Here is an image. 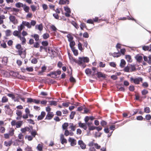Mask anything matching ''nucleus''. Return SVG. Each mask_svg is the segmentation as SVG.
Here are the masks:
<instances>
[{
    "label": "nucleus",
    "mask_w": 151,
    "mask_h": 151,
    "mask_svg": "<svg viewBox=\"0 0 151 151\" xmlns=\"http://www.w3.org/2000/svg\"><path fill=\"white\" fill-rule=\"evenodd\" d=\"M121 55L120 53L118 52H114L112 54V56L114 57H118Z\"/></svg>",
    "instance_id": "obj_31"
},
{
    "label": "nucleus",
    "mask_w": 151,
    "mask_h": 151,
    "mask_svg": "<svg viewBox=\"0 0 151 151\" xmlns=\"http://www.w3.org/2000/svg\"><path fill=\"white\" fill-rule=\"evenodd\" d=\"M25 138L27 139L29 141H31L33 139V137L30 135H26Z\"/></svg>",
    "instance_id": "obj_45"
},
{
    "label": "nucleus",
    "mask_w": 151,
    "mask_h": 151,
    "mask_svg": "<svg viewBox=\"0 0 151 151\" xmlns=\"http://www.w3.org/2000/svg\"><path fill=\"white\" fill-rule=\"evenodd\" d=\"M5 18V17L4 15H2L0 16V24H1L3 23L4 22L3 19Z\"/></svg>",
    "instance_id": "obj_32"
},
{
    "label": "nucleus",
    "mask_w": 151,
    "mask_h": 151,
    "mask_svg": "<svg viewBox=\"0 0 151 151\" xmlns=\"http://www.w3.org/2000/svg\"><path fill=\"white\" fill-rule=\"evenodd\" d=\"M72 50L75 55L77 56L78 55V53L77 50L75 49L74 48H72Z\"/></svg>",
    "instance_id": "obj_44"
},
{
    "label": "nucleus",
    "mask_w": 151,
    "mask_h": 151,
    "mask_svg": "<svg viewBox=\"0 0 151 151\" xmlns=\"http://www.w3.org/2000/svg\"><path fill=\"white\" fill-rule=\"evenodd\" d=\"M16 47V48L17 49H18L19 52V50H22V49H25L24 48H22L21 47V45L20 44H18V45H17Z\"/></svg>",
    "instance_id": "obj_39"
},
{
    "label": "nucleus",
    "mask_w": 151,
    "mask_h": 151,
    "mask_svg": "<svg viewBox=\"0 0 151 151\" xmlns=\"http://www.w3.org/2000/svg\"><path fill=\"white\" fill-rule=\"evenodd\" d=\"M54 115L52 113H48L46 116V118L48 119H51L53 116Z\"/></svg>",
    "instance_id": "obj_18"
},
{
    "label": "nucleus",
    "mask_w": 151,
    "mask_h": 151,
    "mask_svg": "<svg viewBox=\"0 0 151 151\" xmlns=\"http://www.w3.org/2000/svg\"><path fill=\"white\" fill-rule=\"evenodd\" d=\"M22 23L24 26H26L28 28H31V25L29 22L26 21H23Z\"/></svg>",
    "instance_id": "obj_14"
},
{
    "label": "nucleus",
    "mask_w": 151,
    "mask_h": 151,
    "mask_svg": "<svg viewBox=\"0 0 151 151\" xmlns=\"http://www.w3.org/2000/svg\"><path fill=\"white\" fill-rule=\"evenodd\" d=\"M130 80L131 82H133L135 84H138L140 82H142L143 79L139 77L135 78L131 77L130 78Z\"/></svg>",
    "instance_id": "obj_4"
},
{
    "label": "nucleus",
    "mask_w": 151,
    "mask_h": 151,
    "mask_svg": "<svg viewBox=\"0 0 151 151\" xmlns=\"http://www.w3.org/2000/svg\"><path fill=\"white\" fill-rule=\"evenodd\" d=\"M68 141L71 146H74L76 144V140L73 138L69 137L68 139Z\"/></svg>",
    "instance_id": "obj_5"
},
{
    "label": "nucleus",
    "mask_w": 151,
    "mask_h": 151,
    "mask_svg": "<svg viewBox=\"0 0 151 151\" xmlns=\"http://www.w3.org/2000/svg\"><path fill=\"white\" fill-rule=\"evenodd\" d=\"M5 34L7 36H9L12 34V32L10 30L8 29L5 31Z\"/></svg>",
    "instance_id": "obj_34"
},
{
    "label": "nucleus",
    "mask_w": 151,
    "mask_h": 151,
    "mask_svg": "<svg viewBox=\"0 0 151 151\" xmlns=\"http://www.w3.org/2000/svg\"><path fill=\"white\" fill-rule=\"evenodd\" d=\"M14 129L12 128L10 129L9 132L8 134L10 136H13L14 135Z\"/></svg>",
    "instance_id": "obj_35"
},
{
    "label": "nucleus",
    "mask_w": 151,
    "mask_h": 151,
    "mask_svg": "<svg viewBox=\"0 0 151 151\" xmlns=\"http://www.w3.org/2000/svg\"><path fill=\"white\" fill-rule=\"evenodd\" d=\"M7 96H9V97H11L12 98V99H13V100H14V101H17L18 100V99H15V96H14L12 94H10V93H9V94H7Z\"/></svg>",
    "instance_id": "obj_40"
},
{
    "label": "nucleus",
    "mask_w": 151,
    "mask_h": 151,
    "mask_svg": "<svg viewBox=\"0 0 151 151\" xmlns=\"http://www.w3.org/2000/svg\"><path fill=\"white\" fill-rule=\"evenodd\" d=\"M45 115V113L44 111H42L41 113V115L38 116L37 119L39 120H42Z\"/></svg>",
    "instance_id": "obj_15"
},
{
    "label": "nucleus",
    "mask_w": 151,
    "mask_h": 151,
    "mask_svg": "<svg viewBox=\"0 0 151 151\" xmlns=\"http://www.w3.org/2000/svg\"><path fill=\"white\" fill-rule=\"evenodd\" d=\"M76 128V125H74L73 123H70L69 124V128L72 131H74L75 130Z\"/></svg>",
    "instance_id": "obj_13"
},
{
    "label": "nucleus",
    "mask_w": 151,
    "mask_h": 151,
    "mask_svg": "<svg viewBox=\"0 0 151 151\" xmlns=\"http://www.w3.org/2000/svg\"><path fill=\"white\" fill-rule=\"evenodd\" d=\"M148 93V91L145 89L143 90L142 91V93L143 95H145L147 94Z\"/></svg>",
    "instance_id": "obj_64"
},
{
    "label": "nucleus",
    "mask_w": 151,
    "mask_h": 151,
    "mask_svg": "<svg viewBox=\"0 0 151 151\" xmlns=\"http://www.w3.org/2000/svg\"><path fill=\"white\" fill-rule=\"evenodd\" d=\"M49 37V35L48 33L44 34L43 35V38L45 39H46Z\"/></svg>",
    "instance_id": "obj_50"
},
{
    "label": "nucleus",
    "mask_w": 151,
    "mask_h": 151,
    "mask_svg": "<svg viewBox=\"0 0 151 151\" xmlns=\"http://www.w3.org/2000/svg\"><path fill=\"white\" fill-rule=\"evenodd\" d=\"M30 133L32 136L33 137H35L37 134V132L35 130H32L30 132Z\"/></svg>",
    "instance_id": "obj_42"
},
{
    "label": "nucleus",
    "mask_w": 151,
    "mask_h": 151,
    "mask_svg": "<svg viewBox=\"0 0 151 151\" xmlns=\"http://www.w3.org/2000/svg\"><path fill=\"white\" fill-rule=\"evenodd\" d=\"M80 27L81 29L83 30L84 28L86 27V26L84 23H81L80 25Z\"/></svg>",
    "instance_id": "obj_51"
},
{
    "label": "nucleus",
    "mask_w": 151,
    "mask_h": 151,
    "mask_svg": "<svg viewBox=\"0 0 151 151\" xmlns=\"http://www.w3.org/2000/svg\"><path fill=\"white\" fill-rule=\"evenodd\" d=\"M22 124V122L19 121L17 122L16 124V127L17 128H19L21 127Z\"/></svg>",
    "instance_id": "obj_36"
},
{
    "label": "nucleus",
    "mask_w": 151,
    "mask_h": 151,
    "mask_svg": "<svg viewBox=\"0 0 151 151\" xmlns=\"http://www.w3.org/2000/svg\"><path fill=\"white\" fill-rule=\"evenodd\" d=\"M79 126L80 127H81L83 128L84 129L86 130L87 129L86 125L84 123H79L78 124Z\"/></svg>",
    "instance_id": "obj_21"
},
{
    "label": "nucleus",
    "mask_w": 151,
    "mask_h": 151,
    "mask_svg": "<svg viewBox=\"0 0 151 151\" xmlns=\"http://www.w3.org/2000/svg\"><path fill=\"white\" fill-rule=\"evenodd\" d=\"M64 9L65 11L66 12L65 13V16L67 17H69L71 13L70 9L66 6L64 7Z\"/></svg>",
    "instance_id": "obj_8"
},
{
    "label": "nucleus",
    "mask_w": 151,
    "mask_h": 151,
    "mask_svg": "<svg viewBox=\"0 0 151 151\" xmlns=\"http://www.w3.org/2000/svg\"><path fill=\"white\" fill-rule=\"evenodd\" d=\"M117 88L119 91H124V87H120L118 85L117 86Z\"/></svg>",
    "instance_id": "obj_46"
},
{
    "label": "nucleus",
    "mask_w": 151,
    "mask_h": 151,
    "mask_svg": "<svg viewBox=\"0 0 151 151\" xmlns=\"http://www.w3.org/2000/svg\"><path fill=\"white\" fill-rule=\"evenodd\" d=\"M33 37L36 41H37L39 39V36L37 34L34 35Z\"/></svg>",
    "instance_id": "obj_61"
},
{
    "label": "nucleus",
    "mask_w": 151,
    "mask_h": 151,
    "mask_svg": "<svg viewBox=\"0 0 151 151\" xmlns=\"http://www.w3.org/2000/svg\"><path fill=\"white\" fill-rule=\"evenodd\" d=\"M144 112L147 113H149L150 112V110L149 107H146L144 109Z\"/></svg>",
    "instance_id": "obj_47"
},
{
    "label": "nucleus",
    "mask_w": 151,
    "mask_h": 151,
    "mask_svg": "<svg viewBox=\"0 0 151 151\" xmlns=\"http://www.w3.org/2000/svg\"><path fill=\"white\" fill-rule=\"evenodd\" d=\"M142 49L145 51L148 50L149 51H151V45L149 46H144L142 47Z\"/></svg>",
    "instance_id": "obj_16"
},
{
    "label": "nucleus",
    "mask_w": 151,
    "mask_h": 151,
    "mask_svg": "<svg viewBox=\"0 0 151 151\" xmlns=\"http://www.w3.org/2000/svg\"><path fill=\"white\" fill-rule=\"evenodd\" d=\"M4 137L6 139H8L9 138L10 136L8 133L5 134H4Z\"/></svg>",
    "instance_id": "obj_60"
},
{
    "label": "nucleus",
    "mask_w": 151,
    "mask_h": 151,
    "mask_svg": "<svg viewBox=\"0 0 151 151\" xmlns=\"http://www.w3.org/2000/svg\"><path fill=\"white\" fill-rule=\"evenodd\" d=\"M8 61V58L7 57H4L3 58L2 60V62L3 63L6 65Z\"/></svg>",
    "instance_id": "obj_25"
},
{
    "label": "nucleus",
    "mask_w": 151,
    "mask_h": 151,
    "mask_svg": "<svg viewBox=\"0 0 151 151\" xmlns=\"http://www.w3.org/2000/svg\"><path fill=\"white\" fill-rule=\"evenodd\" d=\"M23 8L25 12L27 13L29 12V6L25 5H24Z\"/></svg>",
    "instance_id": "obj_24"
},
{
    "label": "nucleus",
    "mask_w": 151,
    "mask_h": 151,
    "mask_svg": "<svg viewBox=\"0 0 151 151\" xmlns=\"http://www.w3.org/2000/svg\"><path fill=\"white\" fill-rule=\"evenodd\" d=\"M75 114V112L74 111H73L71 112L70 115V119H72L73 118Z\"/></svg>",
    "instance_id": "obj_57"
},
{
    "label": "nucleus",
    "mask_w": 151,
    "mask_h": 151,
    "mask_svg": "<svg viewBox=\"0 0 151 151\" xmlns=\"http://www.w3.org/2000/svg\"><path fill=\"white\" fill-rule=\"evenodd\" d=\"M126 58L128 62H131L132 61L131 57L130 55H126Z\"/></svg>",
    "instance_id": "obj_30"
},
{
    "label": "nucleus",
    "mask_w": 151,
    "mask_h": 151,
    "mask_svg": "<svg viewBox=\"0 0 151 151\" xmlns=\"http://www.w3.org/2000/svg\"><path fill=\"white\" fill-rule=\"evenodd\" d=\"M145 117L146 119L149 120L151 119V116L150 114H147L146 115Z\"/></svg>",
    "instance_id": "obj_58"
},
{
    "label": "nucleus",
    "mask_w": 151,
    "mask_h": 151,
    "mask_svg": "<svg viewBox=\"0 0 151 151\" xmlns=\"http://www.w3.org/2000/svg\"><path fill=\"white\" fill-rule=\"evenodd\" d=\"M70 42V46L71 49L73 48V47L75 45V43L74 41H69Z\"/></svg>",
    "instance_id": "obj_43"
},
{
    "label": "nucleus",
    "mask_w": 151,
    "mask_h": 151,
    "mask_svg": "<svg viewBox=\"0 0 151 151\" xmlns=\"http://www.w3.org/2000/svg\"><path fill=\"white\" fill-rule=\"evenodd\" d=\"M59 4H69V0H60Z\"/></svg>",
    "instance_id": "obj_19"
},
{
    "label": "nucleus",
    "mask_w": 151,
    "mask_h": 151,
    "mask_svg": "<svg viewBox=\"0 0 151 151\" xmlns=\"http://www.w3.org/2000/svg\"><path fill=\"white\" fill-rule=\"evenodd\" d=\"M19 54L21 57L23 58L25 57V49H22V50H19Z\"/></svg>",
    "instance_id": "obj_12"
},
{
    "label": "nucleus",
    "mask_w": 151,
    "mask_h": 151,
    "mask_svg": "<svg viewBox=\"0 0 151 151\" xmlns=\"http://www.w3.org/2000/svg\"><path fill=\"white\" fill-rule=\"evenodd\" d=\"M135 58L136 59V60H137V61H138L139 62H141L142 59V56H141L139 55H137L135 57Z\"/></svg>",
    "instance_id": "obj_23"
},
{
    "label": "nucleus",
    "mask_w": 151,
    "mask_h": 151,
    "mask_svg": "<svg viewBox=\"0 0 151 151\" xmlns=\"http://www.w3.org/2000/svg\"><path fill=\"white\" fill-rule=\"evenodd\" d=\"M5 129L3 127H0V132L2 133H3L5 131Z\"/></svg>",
    "instance_id": "obj_62"
},
{
    "label": "nucleus",
    "mask_w": 151,
    "mask_h": 151,
    "mask_svg": "<svg viewBox=\"0 0 151 151\" xmlns=\"http://www.w3.org/2000/svg\"><path fill=\"white\" fill-rule=\"evenodd\" d=\"M78 49L80 50L81 51L83 50V48L82 46V44L80 42L78 43Z\"/></svg>",
    "instance_id": "obj_49"
},
{
    "label": "nucleus",
    "mask_w": 151,
    "mask_h": 151,
    "mask_svg": "<svg viewBox=\"0 0 151 151\" xmlns=\"http://www.w3.org/2000/svg\"><path fill=\"white\" fill-rule=\"evenodd\" d=\"M43 147V145L42 144H39L37 147V149L38 150L41 151L42 150V148Z\"/></svg>",
    "instance_id": "obj_38"
},
{
    "label": "nucleus",
    "mask_w": 151,
    "mask_h": 151,
    "mask_svg": "<svg viewBox=\"0 0 151 151\" xmlns=\"http://www.w3.org/2000/svg\"><path fill=\"white\" fill-rule=\"evenodd\" d=\"M19 38L20 40L22 41V43L23 44L25 43L26 42V39L25 37H22L21 35L19 36Z\"/></svg>",
    "instance_id": "obj_28"
},
{
    "label": "nucleus",
    "mask_w": 151,
    "mask_h": 151,
    "mask_svg": "<svg viewBox=\"0 0 151 151\" xmlns=\"http://www.w3.org/2000/svg\"><path fill=\"white\" fill-rule=\"evenodd\" d=\"M78 144L82 149H85L86 148V145L82 140H79Z\"/></svg>",
    "instance_id": "obj_11"
},
{
    "label": "nucleus",
    "mask_w": 151,
    "mask_h": 151,
    "mask_svg": "<svg viewBox=\"0 0 151 151\" xmlns=\"http://www.w3.org/2000/svg\"><path fill=\"white\" fill-rule=\"evenodd\" d=\"M126 64L125 61L124 59H122L121 60V63L120 66L121 67H124Z\"/></svg>",
    "instance_id": "obj_29"
},
{
    "label": "nucleus",
    "mask_w": 151,
    "mask_h": 151,
    "mask_svg": "<svg viewBox=\"0 0 151 151\" xmlns=\"http://www.w3.org/2000/svg\"><path fill=\"white\" fill-rule=\"evenodd\" d=\"M30 129L27 127H25L24 128H22L21 129V131L23 133H25L26 131H29Z\"/></svg>",
    "instance_id": "obj_26"
},
{
    "label": "nucleus",
    "mask_w": 151,
    "mask_h": 151,
    "mask_svg": "<svg viewBox=\"0 0 151 151\" xmlns=\"http://www.w3.org/2000/svg\"><path fill=\"white\" fill-rule=\"evenodd\" d=\"M70 104V103L68 102H66L63 103L62 104V106H63L65 107H68Z\"/></svg>",
    "instance_id": "obj_52"
},
{
    "label": "nucleus",
    "mask_w": 151,
    "mask_h": 151,
    "mask_svg": "<svg viewBox=\"0 0 151 151\" xmlns=\"http://www.w3.org/2000/svg\"><path fill=\"white\" fill-rule=\"evenodd\" d=\"M60 140L61 141V143L62 144L67 143V140L65 138L63 134H61L60 135Z\"/></svg>",
    "instance_id": "obj_10"
},
{
    "label": "nucleus",
    "mask_w": 151,
    "mask_h": 151,
    "mask_svg": "<svg viewBox=\"0 0 151 151\" xmlns=\"http://www.w3.org/2000/svg\"><path fill=\"white\" fill-rule=\"evenodd\" d=\"M46 68L45 66H43L42 68V70L41 72H39V73H42L44 72L46 70Z\"/></svg>",
    "instance_id": "obj_55"
},
{
    "label": "nucleus",
    "mask_w": 151,
    "mask_h": 151,
    "mask_svg": "<svg viewBox=\"0 0 151 151\" xmlns=\"http://www.w3.org/2000/svg\"><path fill=\"white\" fill-rule=\"evenodd\" d=\"M9 19L10 21L13 23L14 24H16L18 23V21L14 16L11 15L9 17Z\"/></svg>",
    "instance_id": "obj_9"
},
{
    "label": "nucleus",
    "mask_w": 151,
    "mask_h": 151,
    "mask_svg": "<svg viewBox=\"0 0 151 151\" xmlns=\"http://www.w3.org/2000/svg\"><path fill=\"white\" fill-rule=\"evenodd\" d=\"M67 37L68 39V40L69 42L72 41L73 39V37L71 35L68 34L67 35Z\"/></svg>",
    "instance_id": "obj_41"
},
{
    "label": "nucleus",
    "mask_w": 151,
    "mask_h": 151,
    "mask_svg": "<svg viewBox=\"0 0 151 151\" xmlns=\"http://www.w3.org/2000/svg\"><path fill=\"white\" fill-rule=\"evenodd\" d=\"M97 74L98 77L99 78L102 77L104 78L106 77V75L101 72H97Z\"/></svg>",
    "instance_id": "obj_20"
},
{
    "label": "nucleus",
    "mask_w": 151,
    "mask_h": 151,
    "mask_svg": "<svg viewBox=\"0 0 151 151\" xmlns=\"http://www.w3.org/2000/svg\"><path fill=\"white\" fill-rule=\"evenodd\" d=\"M26 70L29 72H32L33 70V68L32 67H27L26 68Z\"/></svg>",
    "instance_id": "obj_48"
},
{
    "label": "nucleus",
    "mask_w": 151,
    "mask_h": 151,
    "mask_svg": "<svg viewBox=\"0 0 151 151\" xmlns=\"http://www.w3.org/2000/svg\"><path fill=\"white\" fill-rule=\"evenodd\" d=\"M24 28V26L22 23V24L18 26L17 27L18 31L20 32Z\"/></svg>",
    "instance_id": "obj_27"
},
{
    "label": "nucleus",
    "mask_w": 151,
    "mask_h": 151,
    "mask_svg": "<svg viewBox=\"0 0 151 151\" xmlns=\"http://www.w3.org/2000/svg\"><path fill=\"white\" fill-rule=\"evenodd\" d=\"M16 114L18 116H20L22 114V112L20 110H17L16 111Z\"/></svg>",
    "instance_id": "obj_56"
},
{
    "label": "nucleus",
    "mask_w": 151,
    "mask_h": 151,
    "mask_svg": "<svg viewBox=\"0 0 151 151\" xmlns=\"http://www.w3.org/2000/svg\"><path fill=\"white\" fill-rule=\"evenodd\" d=\"M100 124L102 126L104 127L106 125L107 123L105 121H102L101 122Z\"/></svg>",
    "instance_id": "obj_63"
},
{
    "label": "nucleus",
    "mask_w": 151,
    "mask_h": 151,
    "mask_svg": "<svg viewBox=\"0 0 151 151\" xmlns=\"http://www.w3.org/2000/svg\"><path fill=\"white\" fill-rule=\"evenodd\" d=\"M69 126L68 124L67 123H65L62 125L63 129L65 130L64 135L66 136L69 135L70 136H73L74 133L71 131H69L68 129V127Z\"/></svg>",
    "instance_id": "obj_1"
},
{
    "label": "nucleus",
    "mask_w": 151,
    "mask_h": 151,
    "mask_svg": "<svg viewBox=\"0 0 151 151\" xmlns=\"http://www.w3.org/2000/svg\"><path fill=\"white\" fill-rule=\"evenodd\" d=\"M89 61V58L87 57L79 58V60L76 62L79 65H81L83 63H88Z\"/></svg>",
    "instance_id": "obj_3"
},
{
    "label": "nucleus",
    "mask_w": 151,
    "mask_h": 151,
    "mask_svg": "<svg viewBox=\"0 0 151 151\" xmlns=\"http://www.w3.org/2000/svg\"><path fill=\"white\" fill-rule=\"evenodd\" d=\"M6 113L7 114L9 115H11L12 112L11 109L10 108L9 105H6L5 106Z\"/></svg>",
    "instance_id": "obj_6"
},
{
    "label": "nucleus",
    "mask_w": 151,
    "mask_h": 151,
    "mask_svg": "<svg viewBox=\"0 0 151 151\" xmlns=\"http://www.w3.org/2000/svg\"><path fill=\"white\" fill-rule=\"evenodd\" d=\"M106 64L105 63H103L102 62H100L99 63V66L101 68H104Z\"/></svg>",
    "instance_id": "obj_54"
},
{
    "label": "nucleus",
    "mask_w": 151,
    "mask_h": 151,
    "mask_svg": "<svg viewBox=\"0 0 151 151\" xmlns=\"http://www.w3.org/2000/svg\"><path fill=\"white\" fill-rule=\"evenodd\" d=\"M36 28H37L40 31H42L43 29V26L42 24L37 25L36 26Z\"/></svg>",
    "instance_id": "obj_33"
},
{
    "label": "nucleus",
    "mask_w": 151,
    "mask_h": 151,
    "mask_svg": "<svg viewBox=\"0 0 151 151\" xmlns=\"http://www.w3.org/2000/svg\"><path fill=\"white\" fill-rule=\"evenodd\" d=\"M24 5V4L21 3L20 2H18L17 3H16L15 4L16 6L17 7L19 8L21 7H22Z\"/></svg>",
    "instance_id": "obj_37"
},
{
    "label": "nucleus",
    "mask_w": 151,
    "mask_h": 151,
    "mask_svg": "<svg viewBox=\"0 0 151 151\" xmlns=\"http://www.w3.org/2000/svg\"><path fill=\"white\" fill-rule=\"evenodd\" d=\"M12 143V140L5 141L4 142V145L6 147L10 146Z\"/></svg>",
    "instance_id": "obj_17"
},
{
    "label": "nucleus",
    "mask_w": 151,
    "mask_h": 151,
    "mask_svg": "<svg viewBox=\"0 0 151 151\" xmlns=\"http://www.w3.org/2000/svg\"><path fill=\"white\" fill-rule=\"evenodd\" d=\"M27 102L29 103H34L36 104H38L40 102V101L38 100H36L32 99L31 98H28L27 99Z\"/></svg>",
    "instance_id": "obj_7"
},
{
    "label": "nucleus",
    "mask_w": 151,
    "mask_h": 151,
    "mask_svg": "<svg viewBox=\"0 0 151 151\" xmlns=\"http://www.w3.org/2000/svg\"><path fill=\"white\" fill-rule=\"evenodd\" d=\"M20 33V32L18 31L15 30L13 32V34L14 36H17L18 38L19 36L21 35Z\"/></svg>",
    "instance_id": "obj_22"
},
{
    "label": "nucleus",
    "mask_w": 151,
    "mask_h": 151,
    "mask_svg": "<svg viewBox=\"0 0 151 151\" xmlns=\"http://www.w3.org/2000/svg\"><path fill=\"white\" fill-rule=\"evenodd\" d=\"M8 101V99L5 96L3 97L2 99V102L3 103H5Z\"/></svg>",
    "instance_id": "obj_53"
},
{
    "label": "nucleus",
    "mask_w": 151,
    "mask_h": 151,
    "mask_svg": "<svg viewBox=\"0 0 151 151\" xmlns=\"http://www.w3.org/2000/svg\"><path fill=\"white\" fill-rule=\"evenodd\" d=\"M109 64L111 66L113 67H115L116 66L115 63L114 62H110Z\"/></svg>",
    "instance_id": "obj_59"
},
{
    "label": "nucleus",
    "mask_w": 151,
    "mask_h": 151,
    "mask_svg": "<svg viewBox=\"0 0 151 151\" xmlns=\"http://www.w3.org/2000/svg\"><path fill=\"white\" fill-rule=\"evenodd\" d=\"M96 68L92 67V70L87 68L86 70L85 73L88 76H94L96 73Z\"/></svg>",
    "instance_id": "obj_2"
}]
</instances>
